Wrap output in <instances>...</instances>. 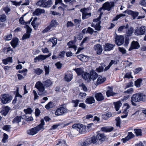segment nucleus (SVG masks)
<instances>
[{
  "label": "nucleus",
  "instance_id": "nucleus-42",
  "mask_svg": "<svg viewBox=\"0 0 146 146\" xmlns=\"http://www.w3.org/2000/svg\"><path fill=\"white\" fill-rule=\"evenodd\" d=\"M115 93L113 92L112 90H107L106 92V95L108 97L111 96H113L115 95Z\"/></svg>",
  "mask_w": 146,
  "mask_h": 146
},
{
  "label": "nucleus",
  "instance_id": "nucleus-54",
  "mask_svg": "<svg viewBox=\"0 0 146 146\" xmlns=\"http://www.w3.org/2000/svg\"><path fill=\"white\" fill-rule=\"evenodd\" d=\"M6 16L5 14L0 15V22H3L6 20Z\"/></svg>",
  "mask_w": 146,
  "mask_h": 146
},
{
  "label": "nucleus",
  "instance_id": "nucleus-2",
  "mask_svg": "<svg viewBox=\"0 0 146 146\" xmlns=\"http://www.w3.org/2000/svg\"><path fill=\"white\" fill-rule=\"evenodd\" d=\"M44 122L43 120L41 121L40 124L36 127L33 128L30 130H28L27 133L28 134L31 135H34L36 134L41 129H44Z\"/></svg>",
  "mask_w": 146,
  "mask_h": 146
},
{
  "label": "nucleus",
  "instance_id": "nucleus-61",
  "mask_svg": "<svg viewBox=\"0 0 146 146\" xmlns=\"http://www.w3.org/2000/svg\"><path fill=\"white\" fill-rule=\"evenodd\" d=\"M30 34L29 33H25L23 36L22 37V40H24L29 38Z\"/></svg>",
  "mask_w": 146,
  "mask_h": 146
},
{
  "label": "nucleus",
  "instance_id": "nucleus-38",
  "mask_svg": "<svg viewBox=\"0 0 146 146\" xmlns=\"http://www.w3.org/2000/svg\"><path fill=\"white\" fill-rule=\"evenodd\" d=\"M74 70L75 71L78 75H82L84 73L83 71L80 68H77Z\"/></svg>",
  "mask_w": 146,
  "mask_h": 146
},
{
  "label": "nucleus",
  "instance_id": "nucleus-27",
  "mask_svg": "<svg viewBox=\"0 0 146 146\" xmlns=\"http://www.w3.org/2000/svg\"><path fill=\"white\" fill-rule=\"evenodd\" d=\"M113 129V128L111 126H106L103 127L101 128V130L106 132H109L112 131Z\"/></svg>",
  "mask_w": 146,
  "mask_h": 146
},
{
  "label": "nucleus",
  "instance_id": "nucleus-44",
  "mask_svg": "<svg viewBox=\"0 0 146 146\" xmlns=\"http://www.w3.org/2000/svg\"><path fill=\"white\" fill-rule=\"evenodd\" d=\"M54 105L53 103L51 102H49L45 106L46 108L47 109H49L54 107Z\"/></svg>",
  "mask_w": 146,
  "mask_h": 146
},
{
  "label": "nucleus",
  "instance_id": "nucleus-41",
  "mask_svg": "<svg viewBox=\"0 0 146 146\" xmlns=\"http://www.w3.org/2000/svg\"><path fill=\"white\" fill-rule=\"evenodd\" d=\"M52 3V2L51 0H49L47 2H44V7H49L51 6Z\"/></svg>",
  "mask_w": 146,
  "mask_h": 146
},
{
  "label": "nucleus",
  "instance_id": "nucleus-28",
  "mask_svg": "<svg viewBox=\"0 0 146 146\" xmlns=\"http://www.w3.org/2000/svg\"><path fill=\"white\" fill-rule=\"evenodd\" d=\"M130 106L128 104L125 103L123 105V113H128Z\"/></svg>",
  "mask_w": 146,
  "mask_h": 146
},
{
  "label": "nucleus",
  "instance_id": "nucleus-23",
  "mask_svg": "<svg viewBox=\"0 0 146 146\" xmlns=\"http://www.w3.org/2000/svg\"><path fill=\"white\" fill-rule=\"evenodd\" d=\"M46 59V57L44 55H40L38 56H36L34 59V61L35 62H36L37 61H40Z\"/></svg>",
  "mask_w": 146,
  "mask_h": 146
},
{
  "label": "nucleus",
  "instance_id": "nucleus-55",
  "mask_svg": "<svg viewBox=\"0 0 146 146\" xmlns=\"http://www.w3.org/2000/svg\"><path fill=\"white\" fill-rule=\"evenodd\" d=\"M12 35L11 34L7 35L4 36V39L5 40H10L12 38Z\"/></svg>",
  "mask_w": 146,
  "mask_h": 146
},
{
  "label": "nucleus",
  "instance_id": "nucleus-3",
  "mask_svg": "<svg viewBox=\"0 0 146 146\" xmlns=\"http://www.w3.org/2000/svg\"><path fill=\"white\" fill-rule=\"evenodd\" d=\"M44 85L40 81L37 82L35 84V87L38 90V94L39 96H44L46 94Z\"/></svg>",
  "mask_w": 146,
  "mask_h": 146
},
{
  "label": "nucleus",
  "instance_id": "nucleus-17",
  "mask_svg": "<svg viewBox=\"0 0 146 146\" xmlns=\"http://www.w3.org/2000/svg\"><path fill=\"white\" fill-rule=\"evenodd\" d=\"M83 78L88 82H89L91 80V78L90 77V74L87 72L84 73L82 75Z\"/></svg>",
  "mask_w": 146,
  "mask_h": 146
},
{
  "label": "nucleus",
  "instance_id": "nucleus-8",
  "mask_svg": "<svg viewBox=\"0 0 146 146\" xmlns=\"http://www.w3.org/2000/svg\"><path fill=\"white\" fill-rule=\"evenodd\" d=\"M58 23L56 20H52L50 25L45 29L42 31L43 33H47L50 30H52L53 28L55 27L58 25Z\"/></svg>",
  "mask_w": 146,
  "mask_h": 146
},
{
  "label": "nucleus",
  "instance_id": "nucleus-40",
  "mask_svg": "<svg viewBox=\"0 0 146 146\" xmlns=\"http://www.w3.org/2000/svg\"><path fill=\"white\" fill-rule=\"evenodd\" d=\"M142 80L141 79H139L135 81V85L137 87H139L141 86L142 83Z\"/></svg>",
  "mask_w": 146,
  "mask_h": 146
},
{
  "label": "nucleus",
  "instance_id": "nucleus-32",
  "mask_svg": "<svg viewBox=\"0 0 146 146\" xmlns=\"http://www.w3.org/2000/svg\"><path fill=\"white\" fill-rule=\"evenodd\" d=\"M48 42H52L53 44L52 47H53L57 43V39L56 38L52 37L49 38Z\"/></svg>",
  "mask_w": 146,
  "mask_h": 146
},
{
  "label": "nucleus",
  "instance_id": "nucleus-46",
  "mask_svg": "<svg viewBox=\"0 0 146 146\" xmlns=\"http://www.w3.org/2000/svg\"><path fill=\"white\" fill-rule=\"evenodd\" d=\"M134 90L133 88H131L128 89L126 91L124 92V93L126 94H131L133 92Z\"/></svg>",
  "mask_w": 146,
  "mask_h": 146
},
{
  "label": "nucleus",
  "instance_id": "nucleus-25",
  "mask_svg": "<svg viewBox=\"0 0 146 146\" xmlns=\"http://www.w3.org/2000/svg\"><path fill=\"white\" fill-rule=\"evenodd\" d=\"M97 140H99L100 141H103L105 140L106 139V137L104 134H98L97 135L96 137Z\"/></svg>",
  "mask_w": 146,
  "mask_h": 146
},
{
  "label": "nucleus",
  "instance_id": "nucleus-7",
  "mask_svg": "<svg viewBox=\"0 0 146 146\" xmlns=\"http://www.w3.org/2000/svg\"><path fill=\"white\" fill-rule=\"evenodd\" d=\"M96 142V139L95 136L92 137L87 139L86 140L82 142L81 144V146H88L91 143H95Z\"/></svg>",
  "mask_w": 146,
  "mask_h": 146
},
{
  "label": "nucleus",
  "instance_id": "nucleus-35",
  "mask_svg": "<svg viewBox=\"0 0 146 146\" xmlns=\"http://www.w3.org/2000/svg\"><path fill=\"white\" fill-rule=\"evenodd\" d=\"M114 104L115 105V108L116 111H118L121 106L122 104L121 102L118 101L116 102H114Z\"/></svg>",
  "mask_w": 146,
  "mask_h": 146
},
{
  "label": "nucleus",
  "instance_id": "nucleus-63",
  "mask_svg": "<svg viewBox=\"0 0 146 146\" xmlns=\"http://www.w3.org/2000/svg\"><path fill=\"white\" fill-rule=\"evenodd\" d=\"M118 49L119 51L121 52L122 54H124L126 53V51L125 49L123 47H119Z\"/></svg>",
  "mask_w": 146,
  "mask_h": 146
},
{
  "label": "nucleus",
  "instance_id": "nucleus-50",
  "mask_svg": "<svg viewBox=\"0 0 146 146\" xmlns=\"http://www.w3.org/2000/svg\"><path fill=\"white\" fill-rule=\"evenodd\" d=\"M86 95V94L85 92H80L78 98L80 99H83L85 98Z\"/></svg>",
  "mask_w": 146,
  "mask_h": 146
},
{
  "label": "nucleus",
  "instance_id": "nucleus-59",
  "mask_svg": "<svg viewBox=\"0 0 146 146\" xmlns=\"http://www.w3.org/2000/svg\"><path fill=\"white\" fill-rule=\"evenodd\" d=\"M8 137V136L5 133L3 134V137L2 139V142L3 143H5L7 140Z\"/></svg>",
  "mask_w": 146,
  "mask_h": 146
},
{
  "label": "nucleus",
  "instance_id": "nucleus-49",
  "mask_svg": "<svg viewBox=\"0 0 146 146\" xmlns=\"http://www.w3.org/2000/svg\"><path fill=\"white\" fill-rule=\"evenodd\" d=\"M115 61L114 60H111V62L109 63V65L108 66L106 67L105 68V69H104V71H106L107 70H108L110 68V67L113 64L115 63Z\"/></svg>",
  "mask_w": 146,
  "mask_h": 146
},
{
  "label": "nucleus",
  "instance_id": "nucleus-16",
  "mask_svg": "<svg viewBox=\"0 0 146 146\" xmlns=\"http://www.w3.org/2000/svg\"><path fill=\"white\" fill-rule=\"evenodd\" d=\"M115 45L112 44L106 43L105 45L104 50L105 51H110L112 50Z\"/></svg>",
  "mask_w": 146,
  "mask_h": 146
},
{
  "label": "nucleus",
  "instance_id": "nucleus-20",
  "mask_svg": "<svg viewBox=\"0 0 146 146\" xmlns=\"http://www.w3.org/2000/svg\"><path fill=\"white\" fill-rule=\"evenodd\" d=\"M95 97L97 101H100L104 99V97L101 93H98L95 94Z\"/></svg>",
  "mask_w": 146,
  "mask_h": 146
},
{
  "label": "nucleus",
  "instance_id": "nucleus-48",
  "mask_svg": "<svg viewBox=\"0 0 146 146\" xmlns=\"http://www.w3.org/2000/svg\"><path fill=\"white\" fill-rule=\"evenodd\" d=\"M133 32V27H130L127 32V34L128 36H131Z\"/></svg>",
  "mask_w": 146,
  "mask_h": 146
},
{
  "label": "nucleus",
  "instance_id": "nucleus-5",
  "mask_svg": "<svg viewBox=\"0 0 146 146\" xmlns=\"http://www.w3.org/2000/svg\"><path fill=\"white\" fill-rule=\"evenodd\" d=\"M134 33L137 36L143 35L146 33V27L142 26L137 27L135 29Z\"/></svg>",
  "mask_w": 146,
  "mask_h": 146
},
{
  "label": "nucleus",
  "instance_id": "nucleus-47",
  "mask_svg": "<svg viewBox=\"0 0 146 146\" xmlns=\"http://www.w3.org/2000/svg\"><path fill=\"white\" fill-rule=\"evenodd\" d=\"M28 70L27 69H25L22 70H20L19 71V72L20 74H23L24 76H26L27 74Z\"/></svg>",
  "mask_w": 146,
  "mask_h": 146
},
{
  "label": "nucleus",
  "instance_id": "nucleus-10",
  "mask_svg": "<svg viewBox=\"0 0 146 146\" xmlns=\"http://www.w3.org/2000/svg\"><path fill=\"white\" fill-rule=\"evenodd\" d=\"M12 100L11 97L8 94H4L1 95V101L4 104L9 103Z\"/></svg>",
  "mask_w": 146,
  "mask_h": 146
},
{
  "label": "nucleus",
  "instance_id": "nucleus-12",
  "mask_svg": "<svg viewBox=\"0 0 146 146\" xmlns=\"http://www.w3.org/2000/svg\"><path fill=\"white\" fill-rule=\"evenodd\" d=\"M89 9L88 8L82 9L80 11L82 13V18L83 19H86L89 17L91 15V13L89 12Z\"/></svg>",
  "mask_w": 146,
  "mask_h": 146
},
{
  "label": "nucleus",
  "instance_id": "nucleus-1",
  "mask_svg": "<svg viewBox=\"0 0 146 146\" xmlns=\"http://www.w3.org/2000/svg\"><path fill=\"white\" fill-rule=\"evenodd\" d=\"M145 101H146V96L143 93H138L134 94L132 95L131 97V101L133 105L135 106L136 105V102Z\"/></svg>",
  "mask_w": 146,
  "mask_h": 146
},
{
  "label": "nucleus",
  "instance_id": "nucleus-14",
  "mask_svg": "<svg viewBox=\"0 0 146 146\" xmlns=\"http://www.w3.org/2000/svg\"><path fill=\"white\" fill-rule=\"evenodd\" d=\"M94 49L98 54H100L103 51V48L102 45L100 44H97L94 45Z\"/></svg>",
  "mask_w": 146,
  "mask_h": 146
},
{
  "label": "nucleus",
  "instance_id": "nucleus-30",
  "mask_svg": "<svg viewBox=\"0 0 146 146\" xmlns=\"http://www.w3.org/2000/svg\"><path fill=\"white\" fill-rule=\"evenodd\" d=\"M69 48H73L75 51L76 50L77 48V46L74 45V42L72 41H70L67 43Z\"/></svg>",
  "mask_w": 146,
  "mask_h": 146
},
{
  "label": "nucleus",
  "instance_id": "nucleus-13",
  "mask_svg": "<svg viewBox=\"0 0 146 146\" xmlns=\"http://www.w3.org/2000/svg\"><path fill=\"white\" fill-rule=\"evenodd\" d=\"M124 37L123 36H117L115 38V42L117 45L120 46L122 45L124 42Z\"/></svg>",
  "mask_w": 146,
  "mask_h": 146
},
{
  "label": "nucleus",
  "instance_id": "nucleus-29",
  "mask_svg": "<svg viewBox=\"0 0 146 146\" xmlns=\"http://www.w3.org/2000/svg\"><path fill=\"white\" fill-rule=\"evenodd\" d=\"M106 78L104 77L103 78L102 76H100L99 77L97 80L96 84H102L106 80Z\"/></svg>",
  "mask_w": 146,
  "mask_h": 146
},
{
  "label": "nucleus",
  "instance_id": "nucleus-33",
  "mask_svg": "<svg viewBox=\"0 0 146 146\" xmlns=\"http://www.w3.org/2000/svg\"><path fill=\"white\" fill-rule=\"evenodd\" d=\"M44 86L46 87H48L50 86L52 84L51 81L49 79L46 80L43 82Z\"/></svg>",
  "mask_w": 146,
  "mask_h": 146
},
{
  "label": "nucleus",
  "instance_id": "nucleus-4",
  "mask_svg": "<svg viewBox=\"0 0 146 146\" xmlns=\"http://www.w3.org/2000/svg\"><path fill=\"white\" fill-rule=\"evenodd\" d=\"M72 127L73 129L76 130L81 134L85 133L86 131V126L82 124H74L72 125Z\"/></svg>",
  "mask_w": 146,
  "mask_h": 146
},
{
  "label": "nucleus",
  "instance_id": "nucleus-43",
  "mask_svg": "<svg viewBox=\"0 0 146 146\" xmlns=\"http://www.w3.org/2000/svg\"><path fill=\"white\" fill-rule=\"evenodd\" d=\"M134 132L137 136H141L142 135L141 130L140 129H135Z\"/></svg>",
  "mask_w": 146,
  "mask_h": 146
},
{
  "label": "nucleus",
  "instance_id": "nucleus-37",
  "mask_svg": "<svg viewBox=\"0 0 146 146\" xmlns=\"http://www.w3.org/2000/svg\"><path fill=\"white\" fill-rule=\"evenodd\" d=\"M112 114L110 112H108L106 114H103L102 115V117L103 119H107L108 118L111 117Z\"/></svg>",
  "mask_w": 146,
  "mask_h": 146
},
{
  "label": "nucleus",
  "instance_id": "nucleus-34",
  "mask_svg": "<svg viewBox=\"0 0 146 146\" xmlns=\"http://www.w3.org/2000/svg\"><path fill=\"white\" fill-rule=\"evenodd\" d=\"M10 108L8 106L5 108L1 112L2 114L4 116H6L8 113Z\"/></svg>",
  "mask_w": 146,
  "mask_h": 146
},
{
  "label": "nucleus",
  "instance_id": "nucleus-26",
  "mask_svg": "<svg viewBox=\"0 0 146 146\" xmlns=\"http://www.w3.org/2000/svg\"><path fill=\"white\" fill-rule=\"evenodd\" d=\"M90 77L91 80H95L98 77L97 74L95 71L94 70H92L90 72Z\"/></svg>",
  "mask_w": 146,
  "mask_h": 146
},
{
  "label": "nucleus",
  "instance_id": "nucleus-39",
  "mask_svg": "<svg viewBox=\"0 0 146 146\" xmlns=\"http://www.w3.org/2000/svg\"><path fill=\"white\" fill-rule=\"evenodd\" d=\"M43 70L40 68H37L34 69V72L38 75H40L42 72Z\"/></svg>",
  "mask_w": 146,
  "mask_h": 146
},
{
  "label": "nucleus",
  "instance_id": "nucleus-9",
  "mask_svg": "<svg viewBox=\"0 0 146 146\" xmlns=\"http://www.w3.org/2000/svg\"><path fill=\"white\" fill-rule=\"evenodd\" d=\"M125 12H127L128 14L131 15L133 17V19H134L136 18L137 19H140L145 17L144 15L138 16L139 13L137 11H133L131 10L125 11Z\"/></svg>",
  "mask_w": 146,
  "mask_h": 146
},
{
  "label": "nucleus",
  "instance_id": "nucleus-19",
  "mask_svg": "<svg viewBox=\"0 0 146 146\" xmlns=\"http://www.w3.org/2000/svg\"><path fill=\"white\" fill-rule=\"evenodd\" d=\"M64 78L65 80L67 82L71 81L72 79V73L70 72L66 73Z\"/></svg>",
  "mask_w": 146,
  "mask_h": 146
},
{
  "label": "nucleus",
  "instance_id": "nucleus-22",
  "mask_svg": "<svg viewBox=\"0 0 146 146\" xmlns=\"http://www.w3.org/2000/svg\"><path fill=\"white\" fill-rule=\"evenodd\" d=\"M45 12V11L43 9L37 8L36 9L33 14L34 15H39L41 13H44Z\"/></svg>",
  "mask_w": 146,
  "mask_h": 146
},
{
  "label": "nucleus",
  "instance_id": "nucleus-51",
  "mask_svg": "<svg viewBox=\"0 0 146 146\" xmlns=\"http://www.w3.org/2000/svg\"><path fill=\"white\" fill-rule=\"evenodd\" d=\"M101 22H98L94 25V28L96 30L98 31L100 30L101 27L100 26V23Z\"/></svg>",
  "mask_w": 146,
  "mask_h": 146
},
{
  "label": "nucleus",
  "instance_id": "nucleus-24",
  "mask_svg": "<svg viewBox=\"0 0 146 146\" xmlns=\"http://www.w3.org/2000/svg\"><path fill=\"white\" fill-rule=\"evenodd\" d=\"M19 39L17 38H13L10 42V43L12 46L15 48L18 44Z\"/></svg>",
  "mask_w": 146,
  "mask_h": 146
},
{
  "label": "nucleus",
  "instance_id": "nucleus-21",
  "mask_svg": "<svg viewBox=\"0 0 146 146\" xmlns=\"http://www.w3.org/2000/svg\"><path fill=\"white\" fill-rule=\"evenodd\" d=\"M85 102L87 104H91L95 102V100L94 97L90 96L86 99Z\"/></svg>",
  "mask_w": 146,
  "mask_h": 146
},
{
  "label": "nucleus",
  "instance_id": "nucleus-56",
  "mask_svg": "<svg viewBox=\"0 0 146 146\" xmlns=\"http://www.w3.org/2000/svg\"><path fill=\"white\" fill-rule=\"evenodd\" d=\"M126 16L125 14H121L116 16L113 19V21H116L119 18L122 17H125Z\"/></svg>",
  "mask_w": 146,
  "mask_h": 146
},
{
  "label": "nucleus",
  "instance_id": "nucleus-53",
  "mask_svg": "<svg viewBox=\"0 0 146 146\" xmlns=\"http://www.w3.org/2000/svg\"><path fill=\"white\" fill-rule=\"evenodd\" d=\"M129 27V25H127L126 26H122L120 27L118 29V31L119 32L122 31L123 29L128 28Z\"/></svg>",
  "mask_w": 146,
  "mask_h": 146
},
{
  "label": "nucleus",
  "instance_id": "nucleus-6",
  "mask_svg": "<svg viewBox=\"0 0 146 146\" xmlns=\"http://www.w3.org/2000/svg\"><path fill=\"white\" fill-rule=\"evenodd\" d=\"M68 110L66 108L61 106L58 108L55 112V115L57 116L62 115L68 112Z\"/></svg>",
  "mask_w": 146,
  "mask_h": 146
},
{
  "label": "nucleus",
  "instance_id": "nucleus-60",
  "mask_svg": "<svg viewBox=\"0 0 146 146\" xmlns=\"http://www.w3.org/2000/svg\"><path fill=\"white\" fill-rule=\"evenodd\" d=\"M24 111L26 114H31L32 112V110L30 108H29L27 109H24Z\"/></svg>",
  "mask_w": 146,
  "mask_h": 146
},
{
  "label": "nucleus",
  "instance_id": "nucleus-45",
  "mask_svg": "<svg viewBox=\"0 0 146 146\" xmlns=\"http://www.w3.org/2000/svg\"><path fill=\"white\" fill-rule=\"evenodd\" d=\"M21 117L17 116L14 118L13 121V123H19L21 121Z\"/></svg>",
  "mask_w": 146,
  "mask_h": 146
},
{
  "label": "nucleus",
  "instance_id": "nucleus-64",
  "mask_svg": "<svg viewBox=\"0 0 146 146\" xmlns=\"http://www.w3.org/2000/svg\"><path fill=\"white\" fill-rule=\"evenodd\" d=\"M139 4L142 6L146 7V0H141Z\"/></svg>",
  "mask_w": 146,
  "mask_h": 146
},
{
  "label": "nucleus",
  "instance_id": "nucleus-31",
  "mask_svg": "<svg viewBox=\"0 0 146 146\" xmlns=\"http://www.w3.org/2000/svg\"><path fill=\"white\" fill-rule=\"evenodd\" d=\"M3 62L5 64H7L8 62L12 63L13 61L12 57H9L3 60Z\"/></svg>",
  "mask_w": 146,
  "mask_h": 146
},
{
  "label": "nucleus",
  "instance_id": "nucleus-36",
  "mask_svg": "<svg viewBox=\"0 0 146 146\" xmlns=\"http://www.w3.org/2000/svg\"><path fill=\"white\" fill-rule=\"evenodd\" d=\"M66 143L64 140H62L61 139H59L58 140L56 145H59L60 146H65Z\"/></svg>",
  "mask_w": 146,
  "mask_h": 146
},
{
  "label": "nucleus",
  "instance_id": "nucleus-57",
  "mask_svg": "<svg viewBox=\"0 0 146 146\" xmlns=\"http://www.w3.org/2000/svg\"><path fill=\"white\" fill-rule=\"evenodd\" d=\"M123 78H127L129 79L130 78H133V76L131 75V73H127L124 75Z\"/></svg>",
  "mask_w": 146,
  "mask_h": 146
},
{
  "label": "nucleus",
  "instance_id": "nucleus-62",
  "mask_svg": "<svg viewBox=\"0 0 146 146\" xmlns=\"http://www.w3.org/2000/svg\"><path fill=\"white\" fill-rule=\"evenodd\" d=\"M116 121V125L117 127H120V119L119 117H117L115 119Z\"/></svg>",
  "mask_w": 146,
  "mask_h": 146
},
{
  "label": "nucleus",
  "instance_id": "nucleus-15",
  "mask_svg": "<svg viewBox=\"0 0 146 146\" xmlns=\"http://www.w3.org/2000/svg\"><path fill=\"white\" fill-rule=\"evenodd\" d=\"M140 45L139 43L137 41H133L132 42L130 48L129 49V51H131L133 49L139 48Z\"/></svg>",
  "mask_w": 146,
  "mask_h": 146
},
{
  "label": "nucleus",
  "instance_id": "nucleus-52",
  "mask_svg": "<svg viewBox=\"0 0 146 146\" xmlns=\"http://www.w3.org/2000/svg\"><path fill=\"white\" fill-rule=\"evenodd\" d=\"M37 6H40L41 7H44V1H42L39 0L36 3Z\"/></svg>",
  "mask_w": 146,
  "mask_h": 146
},
{
  "label": "nucleus",
  "instance_id": "nucleus-18",
  "mask_svg": "<svg viewBox=\"0 0 146 146\" xmlns=\"http://www.w3.org/2000/svg\"><path fill=\"white\" fill-rule=\"evenodd\" d=\"M134 137V135L131 132H129L128 133L127 136L122 139L123 143H125L130 139L133 138Z\"/></svg>",
  "mask_w": 146,
  "mask_h": 146
},
{
  "label": "nucleus",
  "instance_id": "nucleus-58",
  "mask_svg": "<svg viewBox=\"0 0 146 146\" xmlns=\"http://www.w3.org/2000/svg\"><path fill=\"white\" fill-rule=\"evenodd\" d=\"M88 33L90 34H92L94 32L95 33L97 32V31H94V29L90 27H88L87 29Z\"/></svg>",
  "mask_w": 146,
  "mask_h": 146
},
{
  "label": "nucleus",
  "instance_id": "nucleus-11",
  "mask_svg": "<svg viewBox=\"0 0 146 146\" xmlns=\"http://www.w3.org/2000/svg\"><path fill=\"white\" fill-rule=\"evenodd\" d=\"M114 3L113 2H107L103 4L102 7L100 9L101 10H106L108 11H110L114 6Z\"/></svg>",
  "mask_w": 146,
  "mask_h": 146
}]
</instances>
